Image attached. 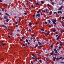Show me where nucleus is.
Returning <instances> with one entry per match:
<instances>
[{
  "mask_svg": "<svg viewBox=\"0 0 64 64\" xmlns=\"http://www.w3.org/2000/svg\"><path fill=\"white\" fill-rule=\"evenodd\" d=\"M57 22V20H56V19L52 21V22L54 24H55V25H56L57 24L56 22Z\"/></svg>",
  "mask_w": 64,
  "mask_h": 64,
  "instance_id": "nucleus-1",
  "label": "nucleus"
},
{
  "mask_svg": "<svg viewBox=\"0 0 64 64\" xmlns=\"http://www.w3.org/2000/svg\"><path fill=\"white\" fill-rule=\"evenodd\" d=\"M36 17H38V18H40V14H36Z\"/></svg>",
  "mask_w": 64,
  "mask_h": 64,
  "instance_id": "nucleus-2",
  "label": "nucleus"
},
{
  "mask_svg": "<svg viewBox=\"0 0 64 64\" xmlns=\"http://www.w3.org/2000/svg\"><path fill=\"white\" fill-rule=\"evenodd\" d=\"M63 58V57H62L61 58H56V61H59L60 60V59H62Z\"/></svg>",
  "mask_w": 64,
  "mask_h": 64,
  "instance_id": "nucleus-3",
  "label": "nucleus"
},
{
  "mask_svg": "<svg viewBox=\"0 0 64 64\" xmlns=\"http://www.w3.org/2000/svg\"><path fill=\"white\" fill-rule=\"evenodd\" d=\"M4 18L5 20H6V19H7L8 18V17L7 16H4Z\"/></svg>",
  "mask_w": 64,
  "mask_h": 64,
  "instance_id": "nucleus-4",
  "label": "nucleus"
},
{
  "mask_svg": "<svg viewBox=\"0 0 64 64\" xmlns=\"http://www.w3.org/2000/svg\"><path fill=\"white\" fill-rule=\"evenodd\" d=\"M63 6H62L60 7V8H59L58 9V10H61L62 9V8H63Z\"/></svg>",
  "mask_w": 64,
  "mask_h": 64,
  "instance_id": "nucleus-5",
  "label": "nucleus"
},
{
  "mask_svg": "<svg viewBox=\"0 0 64 64\" xmlns=\"http://www.w3.org/2000/svg\"><path fill=\"white\" fill-rule=\"evenodd\" d=\"M60 13V14H62V12H61V11H59L58 12V14H59Z\"/></svg>",
  "mask_w": 64,
  "mask_h": 64,
  "instance_id": "nucleus-6",
  "label": "nucleus"
},
{
  "mask_svg": "<svg viewBox=\"0 0 64 64\" xmlns=\"http://www.w3.org/2000/svg\"><path fill=\"white\" fill-rule=\"evenodd\" d=\"M2 26L3 27H5V28H6V29H8L7 27V26H4V25H2Z\"/></svg>",
  "mask_w": 64,
  "mask_h": 64,
  "instance_id": "nucleus-7",
  "label": "nucleus"
},
{
  "mask_svg": "<svg viewBox=\"0 0 64 64\" xmlns=\"http://www.w3.org/2000/svg\"><path fill=\"white\" fill-rule=\"evenodd\" d=\"M54 52H52V53H50V54L51 55H52L54 54Z\"/></svg>",
  "mask_w": 64,
  "mask_h": 64,
  "instance_id": "nucleus-8",
  "label": "nucleus"
},
{
  "mask_svg": "<svg viewBox=\"0 0 64 64\" xmlns=\"http://www.w3.org/2000/svg\"><path fill=\"white\" fill-rule=\"evenodd\" d=\"M29 26H32V23H30V24H29Z\"/></svg>",
  "mask_w": 64,
  "mask_h": 64,
  "instance_id": "nucleus-9",
  "label": "nucleus"
},
{
  "mask_svg": "<svg viewBox=\"0 0 64 64\" xmlns=\"http://www.w3.org/2000/svg\"><path fill=\"white\" fill-rule=\"evenodd\" d=\"M55 32H56V30H54L52 31V32H54V33Z\"/></svg>",
  "mask_w": 64,
  "mask_h": 64,
  "instance_id": "nucleus-10",
  "label": "nucleus"
},
{
  "mask_svg": "<svg viewBox=\"0 0 64 64\" xmlns=\"http://www.w3.org/2000/svg\"><path fill=\"white\" fill-rule=\"evenodd\" d=\"M40 5V4H39V3L38 2L36 4V5Z\"/></svg>",
  "mask_w": 64,
  "mask_h": 64,
  "instance_id": "nucleus-11",
  "label": "nucleus"
},
{
  "mask_svg": "<svg viewBox=\"0 0 64 64\" xmlns=\"http://www.w3.org/2000/svg\"><path fill=\"white\" fill-rule=\"evenodd\" d=\"M40 30L41 31H44V29L43 28H42V29H40Z\"/></svg>",
  "mask_w": 64,
  "mask_h": 64,
  "instance_id": "nucleus-12",
  "label": "nucleus"
},
{
  "mask_svg": "<svg viewBox=\"0 0 64 64\" xmlns=\"http://www.w3.org/2000/svg\"><path fill=\"white\" fill-rule=\"evenodd\" d=\"M49 33H50L49 32H48L47 34H46V35H47V36H48V35H49Z\"/></svg>",
  "mask_w": 64,
  "mask_h": 64,
  "instance_id": "nucleus-13",
  "label": "nucleus"
},
{
  "mask_svg": "<svg viewBox=\"0 0 64 64\" xmlns=\"http://www.w3.org/2000/svg\"><path fill=\"white\" fill-rule=\"evenodd\" d=\"M40 12H41V10H38V11L37 12V13H38L39 14V13Z\"/></svg>",
  "mask_w": 64,
  "mask_h": 64,
  "instance_id": "nucleus-14",
  "label": "nucleus"
},
{
  "mask_svg": "<svg viewBox=\"0 0 64 64\" xmlns=\"http://www.w3.org/2000/svg\"><path fill=\"white\" fill-rule=\"evenodd\" d=\"M38 44L39 45H41V43L40 42H38Z\"/></svg>",
  "mask_w": 64,
  "mask_h": 64,
  "instance_id": "nucleus-15",
  "label": "nucleus"
},
{
  "mask_svg": "<svg viewBox=\"0 0 64 64\" xmlns=\"http://www.w3.org/2000/svg\"><path fill=\"white\" fill-rule=\"evenodd\" d=\"M38 45L37 44H36V46L35 49H36V47H38Z\"/></svg>",
  "mask_w": 64,
  "mask_h": 64,
  "instance_id": "nucleus-16",
  "label": "nucleus"
},
{
  "mask_svg": "<svg viewBox=\"0 0 64 64\" xmlns=\"http://www.w3.org/2000/svg\"><path fill=\"white\" fill-rule=\"evenodd\" d=\"M6 15H7L8 16H10V15H9V14H8L7 13H6Z\"/></svg>",
  "mask_w": 64,
  "mask_h": 64,
  "instance_id": "nucleus-17",
  "label": "nucleus"
},
{
  "mask_svg": "<svg viewBox=\"0 0 64 64\" xmlns=\"http://www.w3.org/2000/svg\"><path fill=\"white\" fill-rule=\"evenodd\" d=\"M48 22L49 24H50V23H51V20H48Z\"/></svg>",
  "mask_w": 64,
  "mask_h": 64,
  "instance_id": "nucleus-18",
  "label": "nucleus"
},
{
  "mask_svg": "<svg viewBox=\"0 0 64 64\" xmlns=\"http://www.w3.org/2000/svg\"><path fill=\"white\" fill-rule=\"evenodd\" d=\"M49 58H47L46 59V60L47 61H49Z\"/></svg>",
  "mask_w": 64,
  "mask_h": 64,
  "instance_id": "nucleus-19",
  "label": "nucleus"
},
{
  "mask_svg": "<svg viewBox=\"0 0 64 64\" xmlns=\"http://www.w3.org/2000/svg\"><path fill=\"white\" fill-rule=\"evenodd\" d=\"M41 3L42 4H44V2H43V1H42Z\"/></svg>",
  "mask_w": 64,
  "mask_h": 64,
  "instance_id": "nucleus-20",
  "label": "nucleus"
},
{
  "mask_svg": "<svg viewBox=\"0 0 64 64\" xmlns=\"http://www.w3.org/2000/svg\"><path fill=\"white\" fill-rule=\"evenodd\" d=\"M60 32L62 33H63L64 32V30H62V31H61Z\"/></svg>",
  "mask_w": 64,
  "mask_h": 64,
  "instance_id": "nucleus-21",
  "label": "nucleus"
},
{
  "mask_svg": "<svg viewBox=\"0 0 64 64\" xmlns=\"http://www.w3.org/2000/svg\"><path fill=\"white\" fill-rule=\"evenodd\" d=\"M19 19L18 20L19 21H21V18H19Z\"/></svg>",
  "mask_w": 64,
  "mask_h": 64,
  "instance_id": "nucleus-22",
  "label": "nucleus"
},
{
  "mask_svg": "<svg viewBox=\"0 0 64 64\" xmlns=\"http://www.w3.org/2000/svg\"><path fill=\"white\" fill-rule=\"evenodd\" d=\"M46 6H48V7H50V5H49V4H48Z\"/></svg>",
  "mask_w": 64,
  "mask_h": 64,
  "instance_id": "nucleus-23",
  "label": "nucleus"
},
{
  "mask_svg": "<svg viewBox=\"0 0 64 64\" xmlns=\"http://www.w3.org/2000/svg\"><path fill=\"white\" fill-rule=\"evenodd\" d=\"M56 40H59V37H58Z\"/></svg>",
  "mask_w": 64,
  "mask_h": 64,
  "instance_id": "nucleus-24",
  "label": "nucleus"
},
{
  "mask_svg": "<svg viewBox=\"0 0 64 64\" xmlns=\"http://www.w3.org/2000/svg\"><path fill=\"white\" fill-rule=\"evenodd\" d=\"M50 14H52V11H51L50 12Z\"/></svg>",
  "mask_w": 64,
  "mask_h": 64,
  "instance_id": "nucleus-25",
  "label": "nucleus"
},
{
  "mask_svg": "<svg viewBox=\"0 0 64 64\" xmlns=\"http://www.w3.org/2000/svg\"><path fill=\"white\" fill-rule=\"evenodd\" d=\"M28 39L26 40V42H27V43H28Z\"/></svg>",
  "mask_w": 64,
  "mask_h": 64,
  "instance_id": "nucleus-26",
  "label": "nucleus"
},
{
  "mask_svg": "<svg viewBox=\"0 0 64 64\" xmlns=\"http://www.w3.org/2000/svg\"><path fill=\"white\" fill-rule=\"evenodd\" d=\"M56 57H53V59H56Z\"/></svg>",
  "mask_w": 64,
  "mask_h": 64,
  "instance_id": "nucleus-27",
  "label": "nucleus"
},
{
  "mask_svg": "<svg viewBox=\"0 0 64 64\" xmlns=\"http://www.w3.org/2000/svg\"><path fill=\"white\" fill-rule=\"evenodd\" d=\"M2 10V11H4V9L3 8H2L1 9Z\"/></svg>",
  "mask_w": 64,
  "mask_h": 64,
  "instance_id": "nucleus-28",
  "label": "nucleus"
},
{
  "mask_svg": "<svg viewBox=\"0 0 64 64\" xmlns=\"http://www.w3.org/2000/svg\"><path fill=\"white\" fill-rule=\"evenodd\" d=\"M56 50H57V49H56V48H55L54 49V52H55V51H57Z\"/></svg>",
  "mask_w": 64,
  "mask_h": 64,
  "instance_id": "nucleus-29",
  "label": "nucleus"
},
{
  "mask_svg": "<svg viewBox=\"0 0 64 64\" xmlns=\"http://www.w3.org/2000/svg\"><path fill=\"white\" fill-rule=\"evenodd\" d=\"M55 52H56V54H57V53H58V52L57 51V50H56V51H55Z\"/></svg>",
  "mask_w": 64,
  "mask_h": 64,
  "instance_id": "nucleus-30",
  "label": "nucleus"
},
{
  "mask_svg": "<svg viewBox=\"0 0 64 64\" xmlns=\"http://www.w3.org/2000/svg\"><path fill=\"white\" fill-rule=\"evenodd\" d=\"M24 15H27V13H24Z\"/></svg>",
  "mask_w": 64,
  "mask_h": 64,
  "instance_id": "nucleus-31",
  "label": "nucleus"
},
{
  "mask_svg": "<svg viewBox=\"0 0 64 64\" xmlns=\"http://www.w3.org/2000/svg\"><path fill=\"white\" fill-rule=\"evenodd\" d=\"M52 5H54L55 4H54V2H52Z\"/></svg>",
  "mask_w": 64,
  "mask_h": 64,
  "instance_id": "nucleus-32",
  "label": "nucleus"
},
{
  "mask_svg": "<svg viewBox=\"0 0 64 64\" xmlns=\"http://www.w3.org/2000/svg\"><path fill=\"white\" fill-rule=\"evenodd\" d=\"M28 31L29 32H31L32 30H30V29H29L28 30Z\"/></svg>",
  "mask_w": 64,
  "mask_h": 64,
  "instance_id": "nucleus-33",
  "label": "nucleus"
},
{
  "mask_svg": "<svg viewBox=\"0 0 64 64\" xmlns=\"http://www.w3.org/2000/svg\"><path fill=\"white\" fill-rule=\"evenodd\" d=\"M8 19H6V22H8Z\"/></svg>",
  "mask_w": 64,
  "mask_h": 64,
  "instance_id": "nucleus-34",
  "label": "nucleus"
},
{
  "mask_svg": "<svg viewBox=\"0 0 64 64\" xmlns=\"http://www.w3.org/2000/svg\"><path fill=\"white\" fill-rule=\"evenodd\" d=\"M40 59V58H38L36 59V60H37V59Z\"/></svg>",
  "mask_w": 64,
  "mask_h": 64,
  "instance_id": "nucleus-35",
  "label": "nucleus"
},
{
  "mask_svg": "<svg viewBox=\"0 0 64 64\" xmlns=\"http://www.w3.org/2000/svg\"><path fill=\"white\" fill-rule=\"evenodd\" d=\"M22 40H24V37H22Z\"/></svg>",
  "mask_w": 64,
  "mask_h": 64,
  "instance_id": "nucleus-36",
  "label": "nucleus"
},
{
  "mask_svg": "<svg viewBox=\"0 0 64 64\" xmlns=\"http://www.w3.org/2000/svg\"><path fill=\"white\" fill-rule=\"evenodd\" d=\"M34 36V34H33L32 36V37H33Z\"/></svg>",
  "mask_w": 64,
  "mask_h": 64,
  "instance_id": "nucleus-37",
  "label": "nucleus"
},
{
  "mask_svg": "<svg viewBox=\"0 0 64 64\" xmlns=\"http://www.w3.org/2000/svg\"><path fill=\"white\" fill-rule=\"evenodd\" d=\"M61 63L62 64H64V62H61Z\"/></svg>",
  "mask_w": 64,
  "mask_h": 64,
  "instance_id": "nucleus-38",
  "label": "nucleus"
},
{
  "mask_svg": "<svg viewBox=\"0 0 64 64\" xmlns=\"http://www.w3.org/2000/svg\"><path fill=\"white\" fill-rule=\"evenodd\" d=\"M56 13H57V12H54V14H55Z\"/></svg>",
  "mask_w": 64,
  "mask_h": 64,
  "instance_id": "nucleus-39",
  "label": "nucleus"
},
{
  "mask_svg": "<svg viewBox=\"0 0 64 64\" xmlns=\"http://www.w3.org/2000/svg\"><path fill=\"white\" fill-rule=\"evenodd\" d=\"M60 45L61 46H63V45H62V44H60Z\"/></svg>",
  "mask_w": 64,
  "mask_h": 64,
  "instance_id": "nucleus-40",
  "label": "nucleus"
},
{
  "mask_svg": "<svg viewBox=\"0 0 64 64\" xmlns=\"http://www.w3.org/2000/svg\"><path fill=\"white\" fill-rule=\"evenodd\" d=\"M44 23H45V24H47V22H44Z\"/></svg>",
  "mask_w": 64,
  "mask_h": 64,
  "instance_id": "nucleus-41",
  "label": "nucleus"
},
{
  "mask_svg": "<svg viewBox=\"0 0 64 64\" xmlns=\"http://www.w3.org/2000/svg\"><path fill=\"white\" fill-rule=\"evenodd\" d=\"M32 59H33V60H35V58H34V57H32Z\"/></svg>",
  "mask_w": 64,
  "mask_h": 64,
  "instance_id": "nucleus-42",
  "label": "nucleus"
},
{
  "mask_svg": "<svg viewBox=\"0 0 64 64\" xmlns=\"http://www.w3.org/2000/svg\"><path fill=\"white\" fill-rule=\"evenodd\" d=\"M23 46H24V47H25V44H23Z\"/></svg>",
  "mask_w": 64,
  "mask_h": 64,
  "instance_id": "nucleus-43",
  "label": "nucleus"
},
{
  "mask_svg": "<svg viewBox=\"0 0 64 64\" xmlns=\"http://www.w3.org/2000/svg\"><path fill=\"white\" fill-rule=\"evenodd\" d=\"M32 56H33V57H35V56H34V54H32Z\"/></svg>",
  "mask_w": 64,
  "mask_h": 64,
  "instance_id": "nucleus-44",
  "label": "nucleus"
},
{
  "mask_svg": "<svg viewBox=\"0 0 64 64\" xmlns=\"http://www.w3.org/2000/svg\"><path fill=\"white\" fill-rule=\"evenodd\" d=\"M16 28H17V27H18V26H19L18 25H16Z\"/></svg>",
  "mask_w": 64,
  "mask_h": 64,
  "instance_id": "nucleus-45",
  "label": "nucleus"
},
{
  "mask_svg": "<svg viewBox=\"0 0 64 64\" xmlns=\"http://www.w3.org/2000/svg\"><path fill=\"white\" fill-rule=\"evenodd\" d=\"M23 41V40H22V39L20 40V41Z\"/></svg>",
  "mask_w": 64,
  "mask_h": 64,
  "instance_id": "nucleus-46",
  "label": "nucleus"
},
{
  "mask_svg": "<svg viewBox=\"0 0 64 64\" xmlns=\"http://www.w3.org/2000/svg\"><path fill=\"white\" fill-rule=\"evenodd\" d=\"M50 47L52 48H53V46H52L51 45L50 46Z\"/></svg>",
  "mask_w": 64,
  "mask_h": 64,
  "instance_id": "nucleus-47",
  "label": "nucleus"
},
{
  "mask_svg": "<svg viewBox=\"0 0 64 64\" xmlns=\"http://www.w3.org/2000/svg\"><path fill=\"white\" fill-rule=\"evenodd\" d=\"M15 24H16V25H17V24H18V22H15Z\"/></svg>",
  "mask_w": 64,
  "mask_h": 64,
  "instance_id": "nucleus-48",
  "label": "nucleus"
},
{
  "mask_svg": "<svg viewBox=\"0 0 64 64\" xmlns=\"http://www.w3.org/2000/svg\"><path fill=\"white\" fill-rule=\"evenodd\" d=\"M49 27H50V28H51V27H52V26H49Z\"/></svg>",
  "mask_w": 64,
  "mask_h": 64,
  "instance_id": "nucleus-49",
  "label": "nucleus"
},
{
  "mask_svg": "<svg viewBox=\"0 0 64 64\" xmlns=\"http://www.w3.org/2000/svg\"><path fill=\"white\" fill-rule=\"evenodd\" d=\"M31 64H33V62L32 61L31 62Z\"/></svg>",
  "mask_w": 64,
  "mask_h": 64,
  "instance_id": "nucleus-50",
  "label": "nucleus"
},
{
  "mask_svg": "<svg viewBox=\"0 0 64 64\" xmlns=\"http://www.w3.org/2000/svg\"><path fill=\"white\" fill-rule=\"evenodd\" d=\"M53 61H54L55 62V59H53Z\"/></svg>",
  "mask_w": 64,
  "mask_h": 64,
  "instance_id": "nucleus-51",
  "label": "nucleus"
},
{
  "mask_svg": "<svg viewBox=\"0 0 64 64\" xmlns=\"http://www.w3.org/2000/svg\"><path fill=\"white\" fill-rule=\"evenodd\" d=\"M40 62H41V61H42V60H40L39 61Z\"/></svg>",
  "mask_w": 64,
  "mask_h": 64,
  "instance_id": "nucleus-52",
  "label": "nucleus"
},
{
  "mask_svg": "<svg viewBox=\"0 0 64 64\" xmlns=\"http://www.w3.org/2000/svg\"><path fill=\"white\" fill-rule=\"evenodd\" d=\"M2 1L1 0H0V2H2Z\"/></svg>",
  "mask_w": 64,
  "mask_h": 64,
  "instance_id": "nucleus-53",
  "label": "nucleus"
},
{
  "mask_svg": "<svg viewBox=\"0 0 64 64\" xmlns=\"http://www.w3.org/2000/svg\"><path fill=\"white\" fill-rule=\"evenodd\" d=\"M5 44H3V46H5Z\"/></svg>",
  "mask_w": 64,
  "mask_h": 64,
  "instance_id": "nucleus-54",
  "label": "nucleus"
},
{
  "mask_svg": "<svg viewBox=\"0 0 64 64\" xmlns=\"http://www.w3.org/2000/svg\"><path fill=\"white\" fill-rule=\"evenodd\" d=\"M17 31H18V32H20V30H18Z\"/></svg>",
  "mask_w": 64,
  "mask_h": 64,
  "instance_id": "nucleus-55",
  "label": "nucleus"
},
{
  "mask_svg": "<svg viewBox=\"0 0 64 64\" xmlns=\"http://www.w3.org/2000/svg\"><path fill=\"white\" fill-rule=\"evenodd\" d=\"M6 22V21H5V20H4V21L3 22H4V23H5Z\"/></svg>",
  "mask_w": 64,
  "mask_h": 64,
  "instance_id": "nucleus-56",
  "label": "nucleus"
},
{
  "mask_svg": "<svg viewBox=\"0 0 64 64\" xmlns=\"http://www.w3.org/2000/svg\"><path fill=\"white\" fill-rule=\"evenodd\" d=\"M61 47L59 46V49H61Z\"/></svg>",
  "mask_w": 64,
  "mask_h": 64,
  "instance_id": "nucleus-57",
  "label": "nucleus"
},
{
  "mask_svg": "<svg viewBox=\"0 0 64 64\" xmlns=\"http://www.w3.org/2000/svg\"><path fill=\"white\" fill-rule=\"evenodd\" d=\"M28 45L29 44H30V42H28Z\"/></svg>",
  "mask_w": 64,
  "mask_h": 64,
  "instance_id": "nucleus-58",
  "label": "nucleus"
},
{
  "mask_svg": "<svg viewBox=\"0 0 64 64\" xmlns=\"http://www.w3.org/2000/svg\"><path fill=\"white\" fill-rule=\"evenodd\" d=\"M26 2L28 4H29V2H28V1H26Z\"/></svg>",
  "mask_w": 64,
  "mask_h": 64,
  "instance_id": "nucleus-59",
  "label": "nucleus"
},
{
  "mask_svg": "<svg viewBox=\"0 0 64 64\" xmlns=\"http://www.w3.org/2000/svg\"><path fill=\"white\" fill-rule=\"evenodd\" d=\"M26 6L24 5V8H26Z\"/></svg>",
  "mask_w": 64,
  "mask_h": 64,
  "instance_id": "nucleus-60",
  "label": "nucleus"
},
{
  "mask_svg": "<svg viewBox=\"0 0 64 64\" xmlns=\"http://www.w3.org/2000/svg\"><path fill=\"white\" fill-rule=\"evenodd\" d=\"M54 54V55L55 56H56L57 54Z\"/></svg>",
  "mask_w": 64,
  "mask_h": 64,
  "instance_id": "nucleus-61",
  "label": "nucleus"
},
{
  "mask_svg": "<svg viewBox=\"0 0 64 64\" xmlns=\"http://www.w3.org/2000/svg\"><path fill=\"white\" fill-rule=\"evenodd\" d=\"M62 19H64V16L62 17Z\"/></svg>",
  "mask_w": 64,
  "mask_h": 64,
  "instance_id": "nucleus-62",
  "label": "nucleus"
},
{
  "mask_svg": "<svg viewBox=\"0 0 64 64\" xmlns=\"http://www.w3.org/2000/svg\"><path fill=\"white\" fill-rule=\"evenodd\" d=\"M34 6L33 5H32L31 6L32 7H33Z\"/></svg>",
  "mask_w": 64,
  "mask_h": 64,
  "instance_id": "nucleus-63",
  "label": "nucleus"
},
{
  "mask_svg": "<svg viewBox=\"0 0 64 64\" xmlns=\"http://www.w3.org/2000/svg\"><path fill=\"white\" fill-rule=\"evenodd\" d=\"M57 44H59V42H58L57 43Z\"/></svg>",
  "mask_w": 64,
  "mask_h": 64,
  "instance_id": "nucleus-64",
  "label": "nucleus"
}]
</instances>
